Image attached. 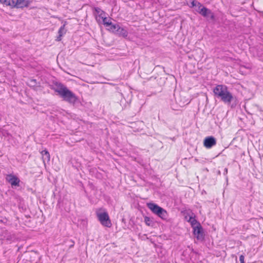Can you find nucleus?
<instances>
[{
  "label": "nucleus",
  "mask_w": 263,
  "mask_h": 263,
  "mask_svg": "<svg viewBox=\"0 0 263 263\" xmlns=\"http://www.w3.org/2000/svg\"><path fill=\"white\" fill-rule=\"evenodd\" d=\"M118 29L116 33V34L119 35V36H122L124 37H126L128 35L127 31L124 28L121 27L120 26L118 28Z\"/></svg>",
  "instance_id": "obj_11"
},
{
  "label": "nucleus",
  "mask_w": 263,
  "mask_h": 263,
  "mask_svg": "<svg viewBox=\"0 0 263 263\" xmlns=\"http://www.w3.org/2000/svg\"><path fill=\"white\" fill-rule=\"evenodd\" d=\"M70 243L69 245V248H71L74 246V242L73 240H70Z\"/></svg>",
  "instance_id": "obj_23"
},
{
  "label": "nucleus",
  "mask_w": 263,
  "mask_h": 263,
  "mask_svg": "<svg viewBox=\"0 0 263 263\" xmlns=\"http://www.w3.org/2000/svg\"><path fill=\"white\" fill-rule=\"evenodd\" d=\"M101 18L102 19L103 24L106 27L110 25V22H111L109 20H108L106 17H104L103 16H102V17Z\"/></svg>",
  "instance_id": "obj_18"
},
{
  "label": "nucleus",
  "mask_w": 263,
  "mask_h": 263,
  "mask_svg": "<svg viewBox=\"0 0 263 263\" xmlns=\"http://www.w3.org/2000/svg\"><path fill=\"white\" fill-rule=\"evenodd\" d=\"M6 179L12 186H18L20 185V180L17 177L13 174L7 175Z\"/></svg>",
  "instance_id": "obj_7"
},
{
  "label": "nucleus",
  "mask_w": 263,
  "mask_h": 263,
  "mask_svg": "<svg viewBox=\"0 0 263 263\" xmlns=\"http://www.w3.org/2000/svg\"><path fill=\"white\" fill-rule=\"evenodd\" d=\"M8 221L7 219L5 218L4 219L0 218V222L6 223Z\"/></svg>",
  "instance_id": "obj_24"
},
{
  "label": "nucleus",
  "mask_w": 263,
  "mask_h": 263,
  "mask_svg": "<svg viewBox=\"0 0 263 263\" xmlns=\"http://www.w3.org/2000/svg\"><path fill=\"white\" fill-rule=\"evenodd\" d=\"M193 234L197 240L203 241L204 239V234L203 228L201 226L196 227L193 229Z\"/></svg>",
  "instance_id": "obj_6"
},
{
  "label": "nucleus",
  "mask_w": 263,
  "mask_h": 263,
  "mask_svg": "<svg viewBox=\"0 0 263 263\" xmlns=\"http://www.w3.org/2000/svg\"><path fill=\"white\" fill-rule=\"evenodd\" d=\"M42 156L43 161L45 165L46 163H48L50 161V156L48 151L46 149L43 150L41 152Z\"/></svg>",
  "instance_id": "obj_10"
},
{
  "label": "nucleus",
  "mask_w": 263,
  "mask_h": 263,
  "mask_svg": "<svg viewBox=\"0 0 263 263\" xmlns=\"http://www.w3.org/2000/svg\"><path fill=\"white\" fill-rule=\"evenodd\" d=\"M144 222L148 226L153 227L154 225V222L153 221V218L147 216L144 217Z\"/></svg>",
  "instance_id": "obj_15"
},
{
  "label": "nucleus",
  "mask_w": 263,
  "mask_h": 263,
  "mask_svg": "<svg viewBox=\"0 0 263 263\" xmlns=\"http://www.w3.org/2000/svg\"><path fill=\"white\" fill-rule=\"evenodd\" d=\"M120 27V25L119 24H118V27L116 28L115 27V29H114V30L112 31V32H113L114 33L116 34L117 30L118 29H117L118 28H119Z\"/></svg>",
  "instance_id": "obj_25"
},
{
  "label": "nucleus",
  "mask_w": 263,
  "mask_h": 263,
  "mask_svg": "<svg viewBox=\"0 0 263 263\" xmlns=\"http://www.w3.org/2000/svg\"><path fill=\"white\" fill-rule=\"evenodd\" d=\"M188 222H190L193 229H194L196 227H199L201 226V224L198 222L195 217L190 216L189 219L187 220Z\"/></svg>",
  "instance_id": "obj_12"
},
{
  "label": "nucleus",
  "mask_w": 263,
  "mask_h": 263,
  "mask_svg": "<svg viewBox=\"0 0 263 263\" xmlns=\"http://www.w3.org/2000/svg\"><path fill=\"white\" fill-rule=\"evenodd\" d=\"M55 86L56 88L53 89L54 91L57 92L64 101L72 105H74L78 101V97L64 84L56 82Z\"/></svg>",
  "instance_id": "obj_2"
},
{
  "label": "nucleus",
  "mask_w": 263,
  "mask_h": 263,
  "mask_svg": "<svg viewBox=\"0 0 263 263\" xmlns=\"http://www.w3.org/2000/svg\"><path fill=\"white\" fill-rule=\"evenodd\" d=\"M93 10H95V12L99 15L100 17H102V16L105 14L104 11L102 10L100 8L94 7Z\"/></svg>",
  "instance_id": "obj_17"
},
{
  "label": "nucleus",
  "mask_w": 263,
  "mask_h": 263,
  "mask_svg": "<svg viewBox=\"0 0 263 263\" xmlns=\"http://www.w3.org/2000/svg\"><path fill=\"white\" fill-rule=\"evenodd\" d=\"M218 174H220V171H218Z\"/></svg>",
  "instance_id": "obj_28"
},
{
  "label": "nucleus",
  "mask_w": 263,
  "mask_h": 263,
  "mask_svg": "<svg viewBox=\"0 0 263 263\" xmlns=\"http://www.w3.org/2000/svg\"><path fill=\"white\" fill-rule=\"evenodd\" d=\"M227 173H228V169L227 168H225L224 170V173H223L224 175L227 174Z\"/></svg>",
  "instance_id": "obj_26"
},
{
  "label": "nucleus",
  "mask_w": 263,
  "mask_h": 263,
  "mask_svg": "<svg viewBox=\"0 0 263 263\" xmlns=\"http://www.w3.org/2000/svg\"><path fill=\"white\" fill-rule=\"evenodd\" d=\"M199 2L197 1H193L191 3V5L192 7H196L197 6V3H199Z\"/></svg>",
  "instance_id": "obj_21"
},
{
  "label": "nucleus",
  "mask_w": 263,
  "mask_h": 263,
  "mask_svg": "<svg viewBox=\"0 0 263 263\" xmlns=\"http://www.w3.org/2000/svg\"><path fill=\"white\" fill-rule=\"evenodd\" d=\"M202 15L209 23H214L216 21V17L214 12L211 10L206 8L202 11Z\"/></svg>",
  "instance_id": "obj_5"
},
{
  "label": "nucleus",
  "mask_w": 263,
  "mask_h": 263,
  "mask_svg": "<svg viewBox=\"0 0 263 263\" xmlns=\"http://www.w3.org/2000/svg\"><path fill=\"white\" fill-rule=\"evenodd\" d=\"M216 144V139L213 136L206 137L203 140V145L207 148H211Z\"/></svg>",
  "instance_id": "obj_8"
},
{
  "label": "nucleus",
  "mask_w": 263,
  "mask_h": 263,
  "mask_svg": "<svg viewBox=\"0 0 263 263\" xmlns=\"http://www.w3.org/2000/svg\"><path fill=\"white\" fill-rule=\"evenodd\" d=\"M66 33V31H65V25H62L59 29L58 31V34L59 35L57 36L56 41H61L62 36L64 34Z\"/></svg>",
  "instance_id": "obj_13"
},
{
  "label": "nucleus",
  "mask_w": 263,
  "mask_h": 263,
  "mask_svg": "<svg viewBox=\"0 0 263 263\" xmlns=\"http://www.w3.org/2000/svg\"><path fill=\"white\" fill-rule=\"evenodd\" d=\"M261 173H262V175L263 176V167L262 168V170H261Z\"/></svg>",
  "instance_id": "obj_27"
},
{
  "label": "nucleus",
  "mask_w": 263,
  "mask_h": 263,
  "mask_svg": "<svg viewBox=\"0 0 263 263\" xmlns=\"http://www.w3.org/2000/svg\"><path fill=\"white\" fill-rule=\"evenodd\" d=\"M97 217L101 223L106 227H110L111 223L108 213L106 212L103 213H98Z\"/></svg>",
  "instance_id": "obj_4"
},
{
  "label": "nucleus",
  "mask_w": 263,
  "mask_h": 263,
  "mask_svg": "<svg viewBox=\"0 0 263 263\" xmlns=\"http://www.w3.org/2000/svg\"><path fill=\"white\" fill-rule=\"evenodd\" d=\"M213 92L217 98L226 104H230L232 108L236 107L238 103L237 97L229 91L226 85H217L213 88Z\"/></svg>",
  "instance_id": "obj_1"
},
{
  "label": "nucleus",
  "mask_w": 263,
  "mask_h": 263,
  "mask_svg": "<svg viewBox=\"0 0 263 263\" xmlns=\"http://www.w3.org/2000/svg\"><path fill=\"white\" fill-rule=\"evenodd\" d=\"M117 27H118L117 24H113L112 22H110V25L108 26L107 27H108V30H109L111 32H112V31L114 30L115 28V27L117 28Z\"/></svg>",
  "instance_id": "obj_19"
},
{
  "label": "nucleus",
  "mask_w": 263,
  "mask_h": 263,
  "mask_svg": "<svg viewBox=\"0 0 263 263\" xmlns=\"http://www.w3.org/2000/svg\"><path fill=\"white\" fill-rule=\"evenodd\" d=\"M147 206L153 213L162 219L167 220L168 214L165 210L154 203H148Z\"/></svg>",
  "instance_id": "obj_3"
},
{
  "label": "nucleus",
  "mask_w": 263,
  "mask_h": 263,
  "mask_svg": "<svg viewBox=\"0 0 263 263\" xmlns=\"http://www.w3.org/2000/svg\"><path fill=\"white\" fill-rule=\"evenodd\" d=\"M27 84L30 87L40 86V83H37L36 80L34 79L29 80Z\"/></svg>",
  "instance_id": "obj_14"
},
{
  "label": "nucleus",
  "mask_w": 263,
  "mask_h": 263,
  "mask_svg": "<svg viewBox=\"0 0 263 263\" xmlns=\"http://www.w3.org/2000/svg\"><path fill=\"white\" fill-rule=\"evenodd\" d=\"M13 0H0V3L3 4L4 5H5L6 6H11V2Z\"/></svg>",
  "instance_id": "obj_20"
},
{
  "label": "nucleus",
  "mask_w": 263,
  "mask_h": 263,
  "mask_svg": "<svg viewBox=\"0 0 263 263\" xmlns=\"http://www.w3.org/2000/svg\"><path fill=\"white\" fill-rule=\"evenodd\" d=\"M244 259H245L244 256L243 255H241L239 256V260L240 261V263H245Z\"/></svg>",
  "instance_id": "obj_22"
},
{
  "label": "nucleus",
  "mask_w": 263,
  "mask_h": 263,
  "mask_svg": "<svg viewBox=\"0 0 263 263\" xmlns=\"http://www.w3.org/2000/svg\"><path fill=\"white\" fill-rule=\"evenodd\" d=\"M29 2L26 0H13L11 2V7H15L18 8H23L29 6Z\"/></svg>",
  "instance_id": "obj_9"
},
{
  "label": "nucleus",
  "mask_w": 263,
  "mask_h": 263,
  "mask_svg": "<svg viewBox=\"0 0 263 263\" xmlns=\"http://www.w3.org/2000/svg\"><path fill=\"white\" fill-rule=\"evenodd\" d=\"M196 7V11L200 15H201L202 13V11H203L204 9H205V8H206L203 6V5L200 2L199 3H197V6Z\"/></svg>",
  "instance_id": "obj_16"
}]
</instances>
